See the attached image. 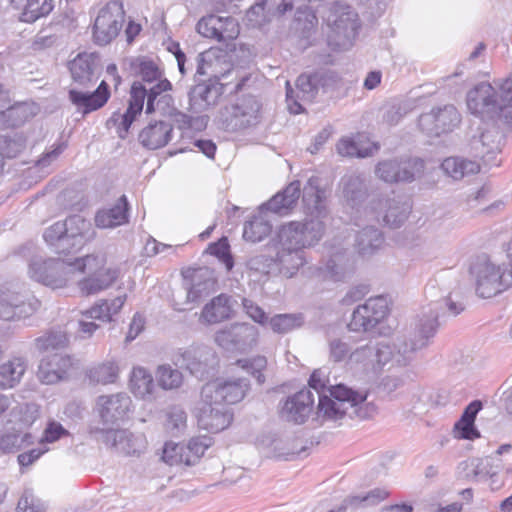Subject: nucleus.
<instances>
[{
    "label": "nucleus",
    "mask_w": 512,
    "mask_h": 512,
    "mask_svg": "<svg viewBox=\"0 0 512 512\" xmlns=\"http://www.w3.org/2000/svg\"><path fill=\"white\" fill-rule=\"evenodd\" d=\"M134 72L147 84H153L147 88L140 81H135L131 86L129 105L125 113H113L111 122L118 125L119 136L124 138L131 124L141 114L145 99L146 114H151L160 109L162 103L168 104L171 99L169 95L163 94L171 90L170 81L163 77V70L154 60L140 57L132 62Z\"/></svg>",
    "instance_id": "f257e3e1"
},
{
    "label": "nucleus",
    "mask_w": 512,
    "mask_h": 512,
    "mask_svg": "<svg viewBox=\"0 0 512 512\" xmlns=\"http://www.w3.org/2000/svg\"><path fill=\"white\" fill-rule=\"evenodd\" d=\"M304 222L291 221L278 231L281 249H299L318 243L324 235L323 220L328 216L325 191L319 187V179L310 177L303 188Z\"/></svg>",
    "instance_id": "f03ea898"
},
{
    "label": "nucleus",
    "mask_w": 512,
    "mask_h": 512,
    "mask_svg": "<svg viewBox=\"0 0 512 512\" xmlns=\"http://www.w3.org/2000/svg\"><path fill=\"white\" fill-rule=\"evenodd\" d=\"M323 370H315L309 379L310 388L318 395L317 417L337 421L344 416L367 419L375 407L366 402V393L354 391L343 384L329 385Z\"/></svg>",
    "instance_id": "7ed1b4c3"
},
{
    "label": "nucleus",
    "mask_w": 512,
    "mask_h": 512,
    "mask_svg": "<svg viewBox=\"0 0 512 512\" xmlns=\"http://www.w3.org/2000/svg\"><path fill=\"white\" fill-rule=\"evenodd\" d=\"M438 315L430 310L424 313L414 328L413 338L409 341L405 338H397L392 343L381 342V350L387 349L390 353L386 357L385 365L406 366L413 358L415 351L428 345V341L436 333Z\"/></svg>",
    "instance_id": "20e7f679"
},
{
    "label": "nucleus",
    "mask_w": 512,
    "mask_h": 512,
    "mask_svg": "<svg viewBox=\"0 0 512 512\" xmlns=\"http://www.w3.org/2000/svg\"><path fill=\"white\" fill-rule=\"evenodd\" d=\"M93 235L91 223L80 215L56 222L44 232V240L57 254L78 251Z\"/></svg>",
    "instance_id": "39448f33"
},
{
    "label": "nucleus",
    "mask_w": 512,
    "mask_h": 512,
    "mask_svg": "<svg viewBox=\"0 0 512 512\" xmlns=\"http://www.w3.org/2000/svg\"><path fill=\"white\" fill-rule=\"evenodd\" d=\"M324 20L331 28L330 44L341 50L349 49L358 34L357 13L350 6L336 2L328 9Z\"/></svg>",
    "instance_id": "423d86ee"
},
{
    "label": "nucleus",
    "mask_w": 512,
    "mask_h": 512,
    "mask_svg": "<svg viewBox=\"0 0 512 512\" xmlns=\"http://www.w3.org/2000/svg\"><path fill=\"white\" fill-rule=\"evenodd\" d=\"M475 281L476 294L491 298L512 286V271H507L486 258H479L470 269Z\"/></svg>",
    "instance_id": "0eeeda50"
},
{
    "label": "nucleus",
    "mask_w": 512,
    "mask_h": 512,
    "mask_svg": "<svg viewBox=\"0 0 512 512\" xmlns=\"http://www.w3.org/2000/svg\"><path fill=\"white\" fill-rule=\"evenodd\" d=\"M260 101L253 95H243L220 112V121L227 131H238L256 126L261 119Z\"/></svg>",
    "instance_id": "6e6552de"
},
{
    "label": "nucleus",
    "mask_w": 512,
    "mask_h": 512,
    "mask_svg": "<svg viewBox=\"0 0 512 512\" xmlns=\"http://www.w3.org/2000/svg\"><path fill=\"white\" fill-rule=\"evenodd\" d=\"M410 205L397 197L374 196L364 206V218L368 221L382 222L391 227H400L410 213Z\"/></svg>",
    "instance_id": "1a4fd4ad"
},
{
    "label": "nucleus",
    "mask_w": 512,
    "mask_h": 512,
    "mask_svg": "<svg viewBox=\"0 0 512 512\" xmlns=\"http://www.w3.org/2000/svg\"><path fill=\"white\" fill-rule=\"evenodd\" d=\"M125 11L119 0L107 2L98 12L93 25V38L99 45H107L115 39L123 27Z\"/></svg>",
    "instance_id": "9d476101"
},
{
    "label": "nucleus",
    "mask_w": 512,
    "mask_h": 512,
    "mask_svg": "<svg viewBox=\"0 0 512 512\" xmlns=\"http://www.w3.org/2000/svg\"><path fill=\"white\" fill-rule=\"evenodd\" d=\"M425 170L420 158H401L381 161L375 168L376 176L386 183L412 182Z\"/></svg>",
    "instance_id": "9b49d317"
},
{
    "label": "nucleus",
    "mask_w": 512,
    "mask_h": 512,
    "mask_svg": "<svg viewBox=\"0 0 512 512\" xmlns=\"http://www.w3.org/2000/svg\"><path fill=\"white\" fill-rule=\"evenodd\" d=\"M259 330L249 323H233L215 333V343L228 351L247 352L258 342Z\"/></svg>",
    "instance_id": "f8f14e48"
},
{
    "label": "nucleus",
    "mask_w": 512,
    "mask_h": 512,
    "mask_svg": "<svg viewBox=\"0 0 512 512\" xmlns=\"http://www.w3.org/2000/svg\"><path fill=\"white\" fill-rule=\"evenodd\" d=\"M468 110L482 119L494 120L501 113L498 90L489 82H481L467 93Z\"/></svg>",
    "instance_id": "ddd939ff"
},
{
    "label": "nucleus",
    "mask_w": 512,
    "mask_h": 512,
    "mask_svg": "<svg viewBox=\"0 0 512 512\" xmlns=\"http://www.w3.org/2000/svg\"><path fill=\"white\" fill-rule=\"evenodd\" d=\"M248 388L249 382L245 378L216 380L203 386L201 397L204 401H216L229 407L241 401Z\"/></svg>",
    "instance_id": "4468645a"
},
{
    "label": "nucleus",
    "mask_w": 512,
    "mask_h": 512,
    "mask_svg": "<svg viewBox=\"0 0 512 512\" xmlns=\"http://www.w3.org/2000/svg\"><path fill=\"white\" fill-rule=\"evenodd\" d=\"M28 273L39 283L52 288H61L68 280L69 270L64 260L35 257L29 264Z\"/></svg>",
    "instance_id": "2eb2a0df"
},
{
    "label": "nucleus",
    "mask_w": 512,
    "mask_h": 512,
    "mask_svg": "<svg viewBox=\"0 0 512 512\" xmlns=\"http://www.w3.org/2000/svg\"><path fill=\"white\" fill-rule=\"evenodd\" d=\"M388 314V303L382 296L371 297L352 313L348 324L353 332H366L376 327Z\"/></svg>",
    "instance_id": "dca6fc26"
},
{
    "label": "nucleus",
    "mask_w": 512,
    "mask_h": 512,
    "mask_svg": "<svg viewBox=\"0 0 512 512\" xmlns=\"http://www.w3.org/2000/svg\"><path fill=\"white\" fill-rule=\"evenodd\" d=\"M40 301L30 294H21L6 290L0 292V319L20 320L35 313Z\"/></svg>",
    "instance_id": "f3484780"
},
{
    "label": "nucleus",
    "mask_w": 512,
    "mask_h": 512,
    "mask_svg": "<svg viewBox=\"0 0 512 512\" xmlns=\"http://www.w3.org/2000/svg\"><path fill=\"white\" fill-rule=\"evenodd\" d=\"M460 122V114L453 105L432 108L420 115L418 125L429 136L451 132Z\"/></svg>",
    "instance_id": "a211bd4d"
},
{
    "label": "nucleus",
    "mask_w": 512,
    "mask_h": 512,
    "mask_svg": "<svg viewBox=\"0 0 512 512\" xmlns=\"http://www.w3.org/2000/svg\"><path fill=\"white\" fill-rule=\"evenodd\" d=\"M197 424L200 429L211 433H218L229 427L233 420L230 407L216 401H204L196 412Z\"/></svg>",
    "instance_id": "6ab92c4d"
},
{
    "label": "nucleus",
    "mask_w": 512,
    "mask_h": 512,
    "mask_svg": "<svg viewBox=\"0 0 512 512\" xmlns=\"http://www.w3.org/2000/svg\"><path fill=\"white\" fill-rule=\"evenodd\" d=\"M197 31L203 37L225 42L239 35V25L233 17L208 15L197 23Z\"/></svg>",
    "instance_id": "aec40b11"
},
{
    "label": "nucleus",
    "mask_w": 512,
    "mask_h": 512,
    "mask_svg": "<svg viewBox=\"0 0 512 512\" xmlns=\"http://www.w3.org/2000/svg\"><path fill=\"white\" fill-rule=\"evenodd\" d=\"M196 74L209 75L217 79L226 77L234 71L228 53L220 48H210L195 58Z\"/></svg>",
    "instance_id": "412c9836"
},
{
    "label": "nucleus",
    "mask_w": 512,
    "mask_h": 512,
    "mask_svg": "<svg viewBox=\"0 0 512 512\" xmlns=\"http://www.w3.org/2000/svg\"><path fill=\"white\" fill-rule=\"evenodd\" d=\"M390 352L381 350L380 343H368L353 350L349 357V364L366 373H377L385 366V360Z\"/></svg>",
    "instance_id": "4be33fe9"
},
{
    "label": "nucleus",
    "mask_w": 512,
    "mask_h": 512,
    "mask_svg": "<svg viewBox=\"0 0 512 512\" xmlns=\"http://www.w3.org/2000/svg\"><path fill=\"white\" fill-rule=\"evenodd\" d=\"M314 395L309 389H303L288 397L280 408V417L294 424L304 423L313 410Z\"/></svg>",
    "instance_id": "5701e85b"
},
{
    "label": "nucleus",
    "mask_w": 512,
    "mask_h": 512,
    "mask_svg": "<svg viewBox=\"0 0 512 512\" xmlns=\"http://www.w3.org/2000/svg\"><path fill=\"white\" fill-rule=\"evenodd\" d=\"M319 78L317 75H300L295 83L296 89H292L289 81L286 82V98L291 113L299 114L303 107L299 101L312 102L318 93Z\"/></svg>",
    "instance_id": "b1692460"
},
{
    "label": "nucleus",
    "mask_w": 512,
    "mask_h": 512,
    "mask_svg": "<svg viewBox=\"0 0 512 512\" xmlns=\"http://www.w3.org/2000/svg\"><path fill=\"white\" fill-rule=\"evenodd\" d=\"M130 406L131 398L123 392L102 395L97 399L100 418L106 424H115L124 420L130 411Z\"/></svg>",
    "instance_id": "393cba45"
},
{
    "label": "nucleus",
    "mask_w": 512,
    "mask_h": 512,
    "mask_svg": "<svg viewBox=\"0 0 512 512\" xmlns=\"http://www.w3.org/2000/svg\"><path fill=\"white\" fill-rule=\"evenodd\" d=\"M110 97L109 86L102 81L93 92L84 91L77 87L69 90V100L84 115L103 107Z\"/></svg>",
    "instance_id": "a878e982"
},
{
    "label": "nucleus",
    "mask_w": 512,
    "mask_h": 512,
    "mask_svg": "<svg viewBox=\"0 0 512 512\" xmlns=\"http://www.w3.org/2000/svg\"><path fill=\"white\" fill-rule=\"evenodd\" d=\"M72 366L71 358L62 353L47 354L40 362L38 378L44 384H55L63 380Z\"/></svg>",
    "instance_id": "bb28decb"
},
{
    "label": "nucleus",
    "mask_w": 512,
    "mask_h": 512,
    "mask_svg": "<svg viewBox=\"0 0 512 512\" xmlns=\"http://www.w3.org/2000/svg\"><path fill=\"white\" fill-rule=\"evenodd\" d=\"M342 195L346 203L355 209L356 225L360 226L359 221L364 217V207L361 204L367 196V187L365 180L356 174L345 175L341 180Z\"/></svg>",
    "instance_id": "cd10ccee"
},
{
    "label": "nucleus",
    "mask_w": 512,
    "mask_h": 512,
    "mask_svg": "<svg viewBox=\"0 0 512 512\" xmlns=\"http://www.w3.org/2000/svg\"><path fill=\"white\" fill-rule=\"evenodd\" d=\"M223 94V85L218 82H203L192 87L188 93L190 110L203 112L218 103Z\"/></svg>",
    "instance_id": "c85d7f7f"
},
{
    "label": "nucleus",
    "mask_w": 512,
    "mask_h": 512,
    "mask_svg": "<svg viewBox=\"0 0 512 512\" xmlns=\"http://www.w3.org/2000/svg\"><path fill=\"white\" fill-rule=\"evenodd\" d=\"M301 192L299 181L291 182L282 192L274 195L268 202L262 204L259 210L268 215V212L279 216L287 215L296 205Z\"/></svg>",
    "instance_id": "c756f323"
},
{
    "label": "nucleus",
    "mask_w": 512,
    "mask_h": 512,
    "mask_svg": "<svg viewBox=\"0 0 512 512\" xmlns=\"http://www.w3.org/2000/svg\"><path fill=\"white\" fill-rule=\"evenodd\" d=\"M233 313L231 296L220 294L213 297L204 305L199 316V322L203 324H217L229 319Z\"/></svg>",
    "instance_id": "7c9ffc66"
},
{
    "label": "nucleus",
    "mask_w": 512,
    "mask_h": 512,
    "mask_svg": "<svg viewBox=\"0 0 512 512\" xmlns=\"http://www.w3.org/2000/svg\"><path fill=\"white\" fill-rule=\"evenodd\" d=\"M214 352L206 345H191L180 353L181 365L191 374L203 375Z\"/></svg>",
    "instance_id": "2f4dec72"
},
{
    "label": "nucleus",
    "mask_w": 512,
    "mask_h": 512,
    "mask_svg": "<svg viewBox=\"0 0 512 512\" xmlns=\"http://www.w3.org/2000/svg\"><path fill=\"white\" fill-rule=\"evenodd\" d=\"M173 127L169 122L156 121L149 123L139 133V142L150 150L159 149L171 140Z\"/></svg>",
    "instance_id": "473e14b6"
},
{
    "label": "nucleus",
    "mask_w": 512,
    "mask_h": 512,
    "mask_svg": "<svg viewBox=\"0 0 512 512\" xmlns=\"http://www.w3.org/2000/svg\"><path fill=\"white\" fill-rule=\"evenodd\" d=\"M95 437L123 454H133L136 448L132 443V434L123 429H99L91 431Z\"/></svg>",
    "instance_id": "72a5a7b5"
},
{
    "label": "nucleus",
    "mask_w": 512,
    "mask_h": 512,
    "mask_svg": "<svg viewBox=\"0 0 512 512\" xmlns=\"http://www.w3.org/2000/svg\"><path fill=\"white\" fill-rule=\"evenodd\" d=\"M95 68L96 58L92 54H79L69 66L74 84L83 88L93 84Z\"/></svg>",
    "instance_id": "f704fd0d"
},
{
    "label": "nucleus",
    "mask_w": 512,
    "mask_h": 512,
    "mask_svg": "<svg viewBox=\"0 0 512 512\" xmlns=\"http://www.w3.org/2000/svg\"><path fill=\"white\" fill-rule=\"evenodd\" d=\"M459 474L464 473L466 478L487 479L494 478L499 472V465L490 457L462 461L458 465Z\"/></svg>",
    "instance_id": "c9c22d12"
},
{
    "label": "nucleus",
    "mask_w": 512,
    "mask_h": 512,
    "mask_svg": "<svg viewBox=\"0 0 512 512\" xmlns=\"http://www.w3.org/2000/svg\"><path fill=\"white\" fill-rule=\"evenodd\" d=\"M37 112V107L30 103H18L0 111V130L16 128L23 125Z\"/></svg>",
    "instance_id": "e433bc0d"
},
{
    "label": "nucleus",
    "mask_w": 512,
    "mask_h": 512,
    "mask_svg": "<svg viewBox=\"0 0 512 512\" xmlns=\"http://www.w3.org/2000/svg\"><path fill=\"white\" fill-rule=\"evenodd\" d=\"M120 367L116 360L107 359L95 363L86 370V377L92 384L109 385L117 382Z\"/></svg>",
    "instance_id": "4c0bfd02"
},
{
    "label": "nucleus",
    "mask_w": 512,
    "mask_h": 512,
    "mask_svg": "<svg viewBox=\"0 0 512 512\" xmlns=\"http://www.w3.org/2000/svg\"><path fill=\"white\" fill-rule=\"evenodd\" d=\"M127 212L128 203L123 195L113 207L98 211L95 216L96 226L99 228H114L125 224L128 220Z\"/></svg>",
    "instance_id": "58836bf2"
},
{
    "label": "nucleus",
    "mask_w": 512,
    "mask_h": 512,
    "mask_svg": "<svg viewBox=\"0 0 512 512\" xmlns=\"http://www.w3.org/2000/svg\"><path fill=\"white\" fill-rule=\"evenodd\" d=\"M481 408L482 403L479 400L472 401L465 408L461 418L454 426V436L456 438L474 440L480 437V433L474 426V421Z\"/></svg>",
    "instance_id": "ea45409f"
},
{
    "label": "nucleus",
    "mask_w": 512,
    "mask_h": 512,
    "mask_svg": "<svg viewBox=\"0 0 512 512\" xmlns=\"http://www.w3.org/2000/svg\"><path fill=\"white\" fill-rule=\"evenodd\" d=\"M272 231L271 220L263 210H258L251 219L244 224L243 238L251 243L261 242Z\"/></svg>",
    "instance_id": "a19ab883"
},
{
    "label": "nucleus",
    "mask_w": 512,
    "mask_h": 512,
    "mask_svg": "<svg viewBox=\"0 0 512 512\" xmlns=\"http://www.w3.org/2000/svg\"><path fill=\"white\" fill-rule=\"evenodd\" d=\"M441 169L448 177L461 180L464 177L478 173L480 164L475 160L462 157H448L441 163Z\"/></svg>",
    "instance_id": "79ce46f5"
},
{
    "label": "nucleus",
    "mask_w": 512,
    "mask_h": 512,
    "mask_svg": "<svg viewBox=\"0 0 512 512\" xmlns=\"http://www.w3.org/2000/svg\"><path fill=\"white\" fill-rule=\"evenodd\" d=\"M27 369L23 357H13L0 364V389L12 388L17 385Z\"/></svg>",
    "instance_id": "37998d69"
},
{
    "label": "nucleus",
    "mask_w": 512,
    "mask_h": 512,
    "mask_svg": "<svg viewBox=\"0 0 512 512\" xmlns=\"http://www.w3.org/2000/svg\"><path fill=\"white\" fill-rule=\"evenodd\" d=\"M118 274L115 269H102L92 276L79 282L82 294L92 295L109 288L116 280Z\"/></svg>",
    "instance_id": "c03bdc74"
},
{
    "label": "nucleus",
    "mask_w": 512,
    "mask_h": 512,
    "mask_svg": "<svg viewBox=\"0 0 512 512\" xmlns=\"http://www.w3.org/2000/svg\"><path fill=\"white\" fill-rule=\"evenodd\" d=\"M383 243L381 231L374 225L362 228L356 236L355 246L362 255L373 254Z\"/></svg>",
    "instance_id": "a18cd8bd"
},
{
    "label": "nucleus",
    "mask_w": 512,
    "mask_h": 512,
    "mask_svg": "<svg viewBox=\"0 0 512 512\" xmlns=\"http://www.w3.org/2000/svg\"><path fill=\"white\" fill-rule=\"evenodd\" d=\"M126 301V295L118 296L111 302L101 300L95 306L86 310L83 315L89 319H98L104 322L112 320V316L117 314Z\"/></svg>",
    "instance_id": "49530a36"
},
{
    "label": "nucleus",
    "mask_w": 512,
    "mask_h": 512,
    "mask_svg": "<svg viewBox=\"0 0 512 512\" xmlns=\"http://www.w3.org/2000/svg\"><path fill=\"white\" fill-rule=\"evenodd\" d=\"M389 493L380 488L373 489L365 494L350 495L343 501V505L337 510H331L329 512H346V508L358 507V506H372L387 498Z\"/></svg>",
    "instance_id": "de8ad7c7"
},
{
    "label": "nucleus",
    "mask_w": 512,
    "mask_h": 512,
    "mask_svg": "<svg viewBox=\"0 0 512 512\" xmlns=\"http://www.w3.org/2000/svg\"><path fill=\"white\" fill-rule=\"evenodd\" d=\"M276 256L278 266L287 277H292L305 263L303 250L299 249H281Z\"/></svg>",
    "instance_id": "09e8293b"
},
{
    "label": "nucleus",
    "mask_w": 512,
    "mask_h": 512,
    "mask_svg": "<svg viewBox=\"0 0 512 512\" xmlns=\"http://www.w3.org/2000/svg\"><path fill=\"white\" fill-rule=\"evenodd\" d=\"M130 387L136 397L150 396L154 389L153 376L143 367H135L130 378Z\"/></svg>",
    "instance_id": "8fccbe9b"
},
{
    "label": "nucleus",
    "mask_w": 512,
    "mask_h": 512,
    "mask_svg": "<svg viewBox=\"0 0 512 512\" xmlns=\"http://www.w3.org/2000/svg\"><path fill=\"white\" fill-rule=\"evenodd\" d=\"M15 5L22 9L21 20L28 23L48 15L54 7L52 0H23V4Z\"/></svg>",
    "instance_id": "3c124183"
},
{
    "label": "nucleus",
    "mask_w": 512,
    "mask_h": 512,
    "mask_svg": "<svg viewBox=\"0 0 512 512\" xmlns=\"http://www.w3.org/2000/svg\"><path fill=\"white\" fill-rule=\"evenodd\" d=\"M336 148L337 152L342 156L366 158L378 151L379 145L376 143L362 145L352 139L342 138Z\"/></svg>",
    "instance_id": "603ef678"
},
{
    "label": "nucleus",
    "mask_w": 512,
    "mask_h": 512,
    "mask_svg": "<svg viewBox=\"0 0 512 512\" xmlns=\"http://www.w3.org/2000/svg\"><path fill=\"white\" fill-rule=\"evenodd\" d=\"M271 330L277 334H286L300 328L304 324L301 313L277 314L268 321Z\"/></svg>",
    "instance_id": "864d4df0"
},
{
    "label": "nucleus",
    "mask_w": 512,
    "mask_h": 512,
    "mask_svg": "<svg viewBox=\"0 0 512 512\" xmlns=\"http://www.w3.org/2000/svg\"><path fill=\"white\" fill-rule=\"evenodd\" d=\"M246 265L251 275L255 276L257 280L267 277L278 268L277 257L273 258L264 254L250 257Z\"/></svg>",
    "instance_id": "5fc2aeb1"
},
{
    "label": "nucleus",
    "mask_w": 512,
    "mask_h": 512,
    "mask_svg": "<svg viewBox=\"0 0 512 512\" xmlns=\"http://www.w3.org/2000/svg\"><path fill=\"white\" fill-rule=\"evenodd\" d=\"M347 257L344 251H337L319 268L325 277L340 281L345 277Z\"/></svg>",
    "instance_id": "6e6d98bb"
},
{
    "label": "nucleus",
    "mask_w": 512,
    "mask_h": 512,
    "mask_svg": "<svg viewBox=\"0 0 512 512\" xmlns=\"http://www.w3.org/2000/svg\"><path fill=\"white\" fill-rule=\"evenodd\" d=\"M155 376L158 385L164 390L177 389L183 383L182 373L168 364L158 366Z\"/></svg>",
    "instance_id": "4d7b16f0"
},
{
    "label": "nucleus",
    "mask_w": 512,
    "mask_h": 512,
    "mask_svg": "<svg viewBox=\"0 0 512 512\" xmlns=\"http://www.w3.org/2000/svg\"><path fill=\"white\" fill-rule=\"evenodd\" d=\"M211 438L206 436L192 438L184 450L185 464L194 465L211 446Z\"/></svg>",
    "instance_id": "13d9d810"
},
{
    "label": "nucleus",
    "mask_w": 512,
    "mask_h": 512,
    "mask_svg": "<svg viewBox=\"0 0 512 512\" xmlns=\"http://www.w3.org/2000/svg\"><path fill=\"white\" fill-rule=\"evenodd\" d=\"M68 343L66 333L62 331L50 332L47 335L35 340V345L39 351L49 352L64 348Z\"/></svg>",
    "instance_id": "bf43d9fd"
},
{
    "label": "nucleus",
    "mask_w": 512,
    "mask_h": 512,
    "mask_svg": "<svg viewBox=\"0 0 512 512\" xmlns=\"http://www.w3.org/2000/svg\"><path fill=\"white\" fill-rule=\"evenodd\" d=\"M32 436L29 433L21 436L16 432H8L0 435V452L12 453L20 449L24 443L30 444Z\"/></svg>",
    "instance_id": "052dcab7"
},
{
    "label": "nucleus",
    "mask_w": 512,
    "mask_h": 512,
    "mask_svg": "<svg viewBox=\"0 0 512 512\" xmlns=\"http://www.w3.org/2000/svg\"><path fill=\"white\" fill-rule=\"evenodd\" d=\"M10 416L15 418L16 421L29 426L37 419L38 409L33 403L19 404L16 401V404L12 405Z\"/></svg>",
    "instance_id": "680f3d73"
},
{
    "label": "nucleus",
    "mask_w": 512,
    "mask_h": 512,
    "mask_svg": "<svg viewBox=\"0 0 512 512\" xmlns=\"http://www.w3.org/2000/svg\"><path fill=\"white\" fill-rule=\"evenodd\" d=\"M46 504L31 490H25L17 504V512H45Z\"/></svg>",
    "instance_id": "e2e57ef3"
},
{
    "label": "nucleus",
    "mask_w": 512,
    "mask_h": 512,
    "mask_svg": "<svg viewBox=\"0 0 512 512\" xmlns=\"http://www.w3.org/2000/svg\"><path fill=\"white\" fill-rule=\"evenodd\" d=\"M329 360L335 363L347 360L351 354V348L347 342L340 338H332L328 341Z\"/></svg>",
    "instance_id": "0e129e2a"
},
{
    "label": "nucleus",
    "mask_w": 512,
    "mask_h": 512,
    "mask_svg": "<svg viewBox=\"0 0 512 512\" xmlns=\"http://www.w3.org/2000/svg\"><path fill=\"white\" fill-rule=\"evenodd\" d=\"M237 365L251 373L258 381V383L264 382V376L262 371L267 366V360L264 356H256L252 359H241L237 361Z\"/></svg>",
    "instance_id": "69168bd1"
},
{
    "label": "nucleus",
    "mask_w": 512,
    "mask_h": 512,
    "mask_svg": "<svg viewBox=\"0 0 512 512\" xmlns=\"http://www.w3.org/2000/svg\"><path fill=\"white\" fill-rule=\"evenodd\" d=\"M102 263V257L96 255H86L83 258L76 259L73 263L67 262V265L69 273L75 270L79 272H92Z\"/></svg>",
    "instance_id": "338daca9"
},
{
    "label": "nucleus",
    "mask_w": 512,
    "mask_h": 512,
    "mask_svg": "<svg viewBox=\"0 0 512 512\" xmlns=\"http://www.w3.org/2000/svg\"><path fill=\"white\" fill-rule=\"evenodd\" d=\"M272 16H274V12L272 11V4L268 0L257 2L247 12L249 20L257 24H260L262 21Z\"/></svg>",
    "instance_id": "774afa93"
}]
</instances>
